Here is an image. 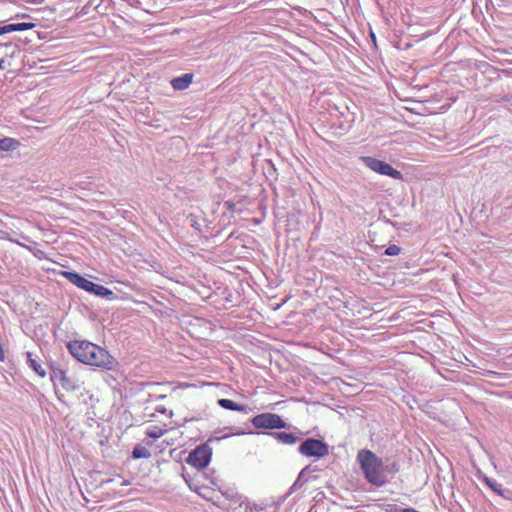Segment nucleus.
Returning a JSON list of instances; mask_svg holds the SVG:
<instances>
[{
  "label": "nucleus",
  "instance_id": "obj_1",
  "mask_svg": "<svg viewBox=\"0 0 512 512\" xmlns=\"http://www.w3.org/2000/svg\"><path fill=\"white\" fill-rule=\"evenodd\" d=\"M71 355L79 362L112 370L115 364L114 357L104 348L87 340H73L67 344Z\"/></svg>",
  "mask_w": 512,
  "mask_h": 512
},
{
  "label": "nucleus",
  "instance_id": "obj_2",
  "mask_svg": "<svg viewBox=\"0 0 512 512\" xmlns=\"http://www.w3.org/2000/svg\"><path fill=\"white\" fill-rule=\"evenodd\" d=\"M357 463L365 480L376 487H381L387 482L386 470L382 460L371 450L361 449L356 456Z\"/></svg>",
  "mask_w": 512,
  "mask_h": 512
},
{
  "label": "nucleus",
  "instance_id": "obj_3",
  "mask_svg": "<svg viewBox=\"0 0 512 512\" xmlns=\"http://www.w3.org/2000/svg\"><path fill=\"white\" fill-rule=\"evenodd\" d=\"M50 379L54 385H60L67 392L80 388L79 380L68 374L67 370L59 364L50 365Z\"/></svg>",
  "mask_w": 512,
  "mask_h": 512
},
{
  "label": "nucleus",
  "instance_id": "obj_4",
  "mask_svg": "<svg viewBox=\"0 0 512 512\" xmlns=\"http://www.w3.org/2000/svg\"><path fill=\"white\" fill-rule=\"evenodd\" d=\"M251 423L256 429H283L287 426L280 415L270 412L254 416Z\"/></svg>",
  "mask_w": 512,
  "mask_h": 512
},
{
  "label": "nucleus",
  "instance_id": "obj_5",
  "mask_svg": "<svg viewBox=\"0 0 512 512\" xmlns=\"http://www.w3.org/2000/svg\"><path fill=\"white\" fill-rule=\"evenodd\" d=\"M211 456L212 449L210 446L208 444H201L189 453L186 461L189 465L201 470L209 465Z\"/></svg>",
  "mask_w": 512,
  "mask_h": 512
},
{
  "label": "nucleus",
  "instance_id": "obj_6",
  "mask_svg": "<svg viewBox=\"0 0 512 512\" xmlns=\"http://www.w3.org/2000/svg\"><path fill=\"white\" fill-rule=\"evenodd\" d=\"M362 161L369 169L380 175L389 176L396 180H401L403 177L399 170L394 169L390 164L377 158L365 156L362 157Z\"/></svg>",
  "mask_w": 512,
  "mask_h": 512
},
{
  "label": "nucleus",
  "instance_id": "obj_7",
  "mask_svg": "<svg viewBox=\"0 0 512 512\" xmlns=\"http://www.w3.org/2000/svg\"><path fill=\"white\" fill-rule=\"evenodd\" d=\"M299 452L306 457L323 458L329 454V446L321 440L308 438L300 445Z\"/></svg>",
  "mask_w": 512,
  "mask_h": 512
},
{
  "label": "nucleus",
  "instance_id": "obj_8",
  "mask_svg": "<svg viewBox=\"0 0 512 512\" xmlns=\"http://www.w3.org/2000/svg\"><path fill=\"white\" fill-rule=\"evenodd\" d=\"M62 275L72 284H74L75 286H77L78 288L80 289H83L87 292H91V289L93 287V283L92 281L88 280L87 278L81 276L80 274L76 273V272H69V271H64L62 273Z\"/></svg>",
  "mask_w": 512,
  "mask_h": 512
},
{
  "label": "nucleus",
  "instance_id": "obj_9",
  "mask_svg": "<svg viewBox=\"0 0 512 512\" xmlns=\"http://www.w3.org/2000/svg\"><path fill=\"white\" fill-rule=\"evenodd\" d=\"M194 75L192 73H186L182 76L175 77L170 81L171 86L174 90L182 91L187 89L192 83Z\"/></svg>",
  "mask_w": 512,
  "mask_h": 512
},
{
  "label": "nucleus",
  "instance_id": "obj_10",
  "mask_svg": "<svg viewBox=\"0 0 512 512\" xmlns=\"http://www.w3.org/2000/svg\"><path fill=\"white\" fill-rule=\"evenodd\" d=\"M168 430L167 424H148L145 429V434L149 438L158 439L168 432Z\"/></svg>",
  "mask_w": 512,
  "mask_h": 512
},
{
  "label": "nucleus",
  "instance_id": "obj_11",
  "mask_svg": "<svg viewBox=\"0 0 512 512\" xmlns=\"http://www.w3.org/2000/svg\"><path fill=\"white\" fill-rule=\"evenodd\" d=\"M218 404L223 409L231 410V411H238V412H245L246 406L242 404H237L234 401L230 399H219Z\"/></svg>",
  "mask_w": 512,
  "mask_h": 512
},
{
  "label": "nucleus",
  "instance_id": "obj_12",
  "mask_svg": "<svg viewBox=\"0 0 512 512\" xmlns=\"http://www.w3.org/2000/svg\"><path fill=\"white\" fill-rule=\"evenodd\" d=\"M92 294L96 296H100L107 299H113L114 298V292L108 288H106L103 285L93 283V287L91 289Z\"/></svg>",
  "mask_w": 512,
  "mask_h": 512
},
{
  "label": "nucleus",
  "instance_id": "obj_13",
  "mask_svg": "<svg viewBox=\"0 0 512 512\" xmlns=\"http://www.w3.org/2000/svg\"><path fill=\"white\" fill-rule=\"evenodd\" d=\"M272 435L276 440L286 445H293L298 440L297 436L287 432H275Z\"/></svg>",
  "mask_w": 512,
  "mask_h": 512
},
{
  "label": "nucleus",
  "instance_id": "obj_14",
  "mask_svg": "<svg viewBox=\"0 0 512 512\" xmlns=\"http://www.w3.org/2000/svg\"><path fill=\"white\" fill-rule=\"evenodd\" d=\"M27 363L29 367L41 378L46 377V370L35 360L31 352H27Z\"/></svg>",
  "mask_w": 512,
  "mask_h": 512
},
{
  "label": "nucleus",
  "instance_id": "obj_15",
  "mask_svg": "<svg viewBox=\"0 0 512 512\" xmlns=\"http://www.w3.org/2000/svg\"><path fill=\"white\" fill-rule=\"evenodd\" d=\"M20 146V142L14 138L5 137L0 139V151H9Z\"/></svg>",
  "mask_w": 512,
  "mask_h": 512
},
{
  "label": "nucleus",
  "instance_id": "obj_16",
  "mask_svg": "<svg viewBox=\"0 0 512 512\" xmlns=\"http://www.w3.org/2000/svg\"><path fill=\"white\" fill-rule=\"evenodd\" d=\"M7 26H8L9 33H11V32H15V31L30 30V29L35 27V24L34 23L22 22V23L7 24Z\"/></svg>",
  "mask_w": 512,
  "mask_h": 512
},
{
  "label": "nucleus",
  "instance_id": "obj_17",
  "mask_svg": "<svg viewBox=\"0 0 512 512\" xmlns=\"http://www.w3.org/2000/svg\"><path fill=\"white\" fill-rule=\"evenodd\" d=\"M132 455H133V458L140 459V458H149L151 456V453L144 446L137 445L134 447Z\"/></svg>",
  "mask_w": 512,
  "mask_h": 512
},
{
  "label": "nucleus",
  "instance_id": "obj_18",
  "mask_svg": "<svg viewBox=\"0 0 512 512\" xmlns=\"http://www.w3.org/2000/svg\"><path fill=\"white\" fill-rule=\"evenodd\" d=\"M400 253V247H398L397 245H389L386 250H385V254L387 256H397L398 254Z\"/></svg>",
  "mask_w": 512,
  "mask_h": 512
},
{
  "label": "nucleus",
  "instance_id": "obj_19",
  "mask_svg": "<svg viewBox=\"0 0 512 512\" xmlns=\"http://www.w3.org/2000/svg\"><path fill=\"white\" fill-rule=\"evenodd\" d=\"M190 488L192 489V487L190 486ZM193 490L199 494L200 496L204 497V498H208V492H209V489L205 486H197L195 488H193Z\"/></svg>",
  "mask_w": 512,
  "mask_h": 512
},
{
  "label": "nucleus",
  "instance_id": "obj_20",
  "mask_svg": "<svg viewBox=\"0 0 512 512\" xmlns=\"http://www.w3.org/2000/svg\"><path fill=\"white\" fill-rule=\"evenodd\" d=\"M6 33H9L8 26L7 25L0 26V35L6 34Z\"/></svg>",
  "mask_w": 512,
  "mask_h": 512
},
{
  "label": "nucleus",
  "instance_id": "obj_21",
  "mask_svg": "<svg viewBox=\"0 0 512 512\" xmlns=\"http://www.w3.org/2000/svg\"><path fill=\"white\" fill-rule=\"evenodd\" d=\"M402 512H419L413 508H406V509H403Z\"/></svg>",
  "mask_w": 512,
  "mask_h": 512
},
{
  "label": "nucleus",
  "instance_id": "obj_22",
  "mask_svg": "<svg viewBox=\"0 0 512 512\" xmlns=\"http://www.w3.org/2000/svg\"><path fill=\"white\" fill-rule=\"evenodd\" d=\"M206 385H208V386H212V385L218 386V385H219V383H210V382H209V383H206Z\"/></svg>",
  "mask_w": 512,
  "mask_h": 512
}]
</instances>
